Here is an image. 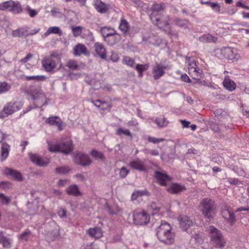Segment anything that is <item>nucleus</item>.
<instances>
[{"label": "nucleus", "mask_w": 249, "mask_h": 249, "mask_svg": "<svg viewBox=\"0 0 249 249\" xmlns=\"http://www.w3.org/2000/svg\"><path fill=\"white\" fill-rule=\"evenodd\" d=\"M174 22L177 25L180 27L186 28L187 27V21L186 20L176 18Z\"/></svg>", "instance_id": "obj_48"}, {"label": "nucleus", "mask_w": 249, "mask_h": 249, "mask_svg": "<svg viewBox=\"0 0 249 249\" xmlns=\"http://www.w3.org/2000/svg\"><path fill=\"white\" fill-rule=\"evenodd\" d=\"M119 29L124 34H125L127 32L129 29V26L128 22L125 19L121 20V23L119 25Z\"/></svg>", "instance_id": "obj_38"}, {"label": "nucleus", "mask_w": 249, "mask_h": 249, "mask_svg": "<svg viewBox=\"0 0 249 249\" xmlns=\"http://www.w3.org/2000/svg\"><path fill=\"white\" fill-rule=\"evenodd\" d=\"M31 98L34 101V106L35 107L43 106L46 104V99L45 95L40 92L32 94Z\"/></svg>", "instance_id": "obj_9"}, {"label": "nucleus", "mask_w": 249, "mask_h": 249, "mask_svg": "<svg viewBox=\"0 0 249 249\" xmlns=\"http://www.w3.org/2000/svg\"><path fill=\"white\" fill-rule=\"evenodd\" d=\"M188 69L189 75L196 73V71L199 69L195 62L189 64Z\"/></svg>", "instance_id": "obj_43"}, {"label": "nucleus", "mask_w": 249, "mask_h": 249, "mask_svg": "<svg viewBox=\"0 0 249 249\" xmlns=\"http://www.w3.org/2000/svg\"><path fill=\"white\" fill-rule=\"evenodd\" d=\"M149 18L154 24L156 25L159 24V18L156 16L155 13H151L149 15Z\"/></svg>", "instance_id": "obj_54"}, {"label": "nucleus", "mask_w": 249, "mask_h": 249, "mask_svg": "<svg viewBox=\"0 0 249 249\" xmlns=\"http://www.w3.org/2000/svg\"><path fill=\"white\" fill-rule=\"evenodd\" d=\"M107 37L104 40L109 46H113L119 42L121 39V36L116 31L112 30L111 34H106Z\"/></svg>", "instance_id": "obj_13"}, {"label": "nucleus", "mask_w": 249, "mask_h": 249, "mask_svg": "<svg viewBox=\"0 0 249 249\" xmlns=\"http://www.w3.org/2000/svg\"><path fill=\"white\" fill-rule=\"evenodd\" d=\"M0 244L4 248H10L11 246V240L5 236L2 231H0Z\"/></svg>", "instance_id": "obj_26"}, {"label": "nucleus", "mask_w": 249, "mask_h": 249, "mask_svg": "<svg viewBox=\"0 0 249 249\" xmlns=\"http://www.w3.org/2000/svg\"><path fill=\"white\" fill-rule=\"evenodd\" d=\"M133 221L137 225H145L149 222V216L143 211H136L133 213Z\"/></svg>", "instance_id": "obj_7"}, {"label": "nucleus", "mask_w": 249, "mask_h": 249, "mask_svg": "<svg viewBox=\"0 0 249 249\" xmlns=\"http://www.w3.org/2000/svg\"><path fill=\"white\" fill-rule=\"evenodd\" d=\"M116 134L121 136L123 135L129 136L131 138H132V135L130 131L128 129H124L123 128L120 127L117 129Z\"/></svg>", "instance_id": "obj_37"}, {"label": "nucleus", "mask_w": 249, "mask_h": 249, "mask_svg": "<svg viewBox=\"0 0 249 249\" xmlns=\"http://www.w3.org/2000/svg\"><path fill=\"white\" fill-rule=\"evenodd\" d=\"M31 235V231L27 229L20 235L19 239L21 240L27 241Z\"/></svg>", "instance_id": "obj_42"}, {"label": "nucleus", "mask_w": 249, "mask_h": 249, "mask_svg": "<svg viewBox=\"0 0 249 249\" xmlns=\"http://www.w3.org/2000/svg\"><path fill=\"white\" fill-rule=\"evenodd\" d=\"M129 173V170H127L125 167H122L119 172V175L121 178H125L128 174Z\"/></svg>", "instance_id": "obj_52"}, {"label": "nucleus", "mask_w": 249, "mask_h": 249, "mask_svg": "<svg viewBox=\"0 0 249 249\" xmlns=\"http://www.w3.org/2000/svg\"><path fill=\"white\" fill-rule=\"evenodd\" d=\"M181 78L182 81L185 82L192 83V81L190 80L189 76L185 74L181 75Z\"/></svg>", "instance_id": "obj_63"}, {"label": "nucleus", "mask_w": 249, "mask_h": 249, "mask_svg": "<svg viewBox=\"0 0 249 249\" xmlns=\"http://www.w3.org/2000/svg\"><path fill=\"white\" fill-rule=\"evenodd\" d=\"M221 53L225 58L232 61H237L239 58V54L237 53L236 50L230 47L222 48Z\"/></svg>", "instance_id": "obj_8"}, {"label": "nucleus", "mask_w": 249, "mask_h": 249, "mask_svg": "<svg viewBox=\"0 0 249 249\" xmlns=\"http://www.w3.org/2000/svg\"><path fill=\"white\" fill-rule=\"evenodd\" d=\"M73 160L77 165L83 167L88 166L92 163L89 156L82 152L77 153L74 156Z\"/></svg>", "instance_id": "obj_6"}, {"label": "nucleus", "mask_w": 249, "mask_h": 249, "mask_svg": "<svg viewBox=\"0 0 249 249\" xmlns=\"http://www.w3.org/2000/svg\"><path fill=\"white\" fill-rule=\"evenodd\" d=\"M123 60L124 63L127 65L129 66L132 68H133L134 67V65L135 63V61L130 57L128 56L124 57Z\"/></svg>", "instance_id": "obj_51"}, {"label": "nucleus", "mask_w": 249, "mask_h": 249, "mask_svg": "<svg viewBox=\"0 0 249 249\" xmlns=\"http://www.w3.org/2000/svg\"><path fill=\"white\" fill-rule=\"evenodd\" d=\"M52 15L56 18H61L64 16V14L60 11V10L57 8H53L51 11Z\"/></svg>", "instance_id": "obj_46"}, {"label": "nucleus", "mask_w": 249, "mask_h": 249, "mask_svg": "<svg viewBox=\"0 0 249 249\" xmlns=\"http://www.w3.org/2000/svg\"><path fill=\"white\" fill-rule=\"evenodd\" d=\"M51 30V34H57L59 36L62 35V32L60 28L57 26H53L49 28Z\"/></svg>", "instance_id": "obj_50"}, {"label": "nucleus", "mask_w": 249, "mask_h": 249, "mask_svg": "<svg viewBox=\"0 0 249 249\" xmlns=\"http://www.w3.org/2000/svg\"><path fill=\"white\" fill-rule=\"evenodd\" d=\"M205 4L210 6L213 10L216 12H219L220 11V6L217 2H213L210 1H207L204 2Z\"/></svg>", "instance_id": "obj_40"}, {"label": "nucleus", "mask_w": 249, "mask_h": 249, "mask_svg": "<svg viewBox=\"0 0 249 249\" xmlns=\"http://www.w3.org/2000/svg\"><path fill=\"white\" fill-rule=\"evenodd\" d=\"M179 219L180 226L182 230L185 231H187V230L193 225V222L187 216H180Z\"/></svg>", "instance_id": "obj_20"}, {"label": "nucleus", "mask_w": 249, "mask_h": 249, "mask_svg": "<svg viewBox=\"0 0 249 249\" xmlns=\"http://www.w3.org/2000/svg\"><path fill=\"white\" fill-rule=\"evenodd\" d=\"M25 79L28 81L35 80L37 81H42L45 79V76L42 75L36 76H25Z\"/></svg>", "instance_id": "obj_44"}, {"label": "nucleus", "mask_w": 249, "mask_h": 249, "mask_svg": "<svg viewBox=\"0 0 249 249\" xmlns=\"http://www.w3.org/2000/svg\"><path fill=\"white\" fill-rule=\"evenodd\" d=\"M11 184L9 181H1L0 182V188L3 190H6L11 187Z\"/></svg>", "instance_id": "obj_57"}, {"label": "nucleus", "mask_w": 249, "mask_h": 249, "mask_svg": "<svg viewBox=\"0 0 249 249\" xmlns=\"http://www.w3.org/2000/svg\"><path fill=\"white\" fill-rule=\"evenodd\" d=\"M166 67L161 66V64L157 63L152 69V73L155 80H158L164 74V70Z\"/></svg>", "instance_id": "obj_15"}, {"label": "nucleus", "mask_w": 249, "mask_h": 249, "mask_svg": "<svg viewBox=\"0 0 249 249\" xmlns=\"http://www.w3.org/2000/svg\"><path fill=\"white\" fill-rule=\"evenodd\" d=\"M93 47L97 55L102 59H106L107 53L103 45L99 42H96Z\"/></svg>", "instance_id": "obj_18"}, {"label": "nucleus", "mask_w": 249, "mask_h": 249, "mask_svg": "<svg viewBox=\"0 0 249 249\" xmlns=\"http://www.w3.org/2000/svg\"><path fill=\"white\" fill-rule=\"evenodd\" d=\"M58 235V233L57 232V231L54 232V233H53V235L50 234H48V238L49 240H51V241H53L57 237Z\"/></svg>", "instance_id": "obj_62"}, {"label": "nucleus", "mask_w": 249, "mask_h": 249, "mask_svg": "<svg viewBox=\"0 0 249 249\" xmlns=\"http://www.w3.org/2000/svg\"><path fill=\"white\" fill-rule=\"evenodd\" d=\"M45 123L50 125H55L58 127L59 130H62V121L60 118L57 116H52L47 118Z\"/></svg>", "instance_id": "obj_19"}, {"label": "nucleus", "mask_w": 249, "mask_h": 249, "mask_svg": "<svg viewBox=\"0 0 249 249\" xmlns=\"http://www.w3.org/2000/svg\"><path fill=\"white\" fill-rule=\"evenodd\" d=\"M29 157L32 162L37 166L44 167L47 166L49 163V160H44L35 154L30 153Z\"/></svg>", "instance_id": "obj_16"}, {"label": "nucleus", "mask_w": 249, "mask_h": 249, "mask_svg": "<svg viewBox=\"0 0 249 249\" xmlns=\"http://www.w3.org/2000/svg\"><path fill=\"white\" fill-rule=\"evenodd\" d=\"M223 84L225 89L230 91L234 90L236 87L234 82L229 76H225Z\"/></svg>", "instance_id": "obj_24"}, {"label": "nucleus", "mask_w": 249, "mask_h": 249, "mask_svg": "<svg viewBox=\"0 0 249 249\" xmlns=\"http://www.w3.org/2000/svg\"><path fill=\"white\" fill-rule=\"evenodd\" d=\"M105 207L110 215H117L120 211V209L119 207L115 204L110 206L106 204Z\"/></svg>", "instance_id": "obj_31"}, {"label": "nucleus", "mask_w": 249, "mask_h": 249, "mask_svg": "<svg viewBox=\"0 0 249 249\" xmlns=\"http://www.w3.org/2000/svg\"><path fill=\"white\" fill-rule=\"evenodd\" d=\"M155 177L160 184L162 186H166L167 181H169L170 179V177L167 174L158 171L155 172Z\"/></svg>", "instance_id": "obj_22"}, {"label": "nucleus", "mask_w": 249, "mask_h": 249, "mask_svg": "<svg viewBox=\"0 0 249 249\" xmlns=\"http://www.w3.org/2000/svg\"><path fill=\"white\" fill-rule=\"evenodd\" d=\"M156 235L160 242L166 245L172 244L175 241V235L172 231V227L165 221H162L157 228Z\"/></svg>", "instance_id": "obj_1"}, {"label": "nucleus", "mask_w": 249, "mask_h": 249, "mask_svg": "<svg viewBox=\"0 0 249 249\" xmlns=\"http://www.w3.org/2000/svg\"><path fill=\"white\" fill-rule=\"evenodd\" d=\"M149 68L148 64H137L135 69L138 72L139 77H141L143 76L142 72L148 70Z\"/></svg>", "instance_id": "obj_34"}, {"label": "nucleus", "mask_w": 249, "mask_h": 249, "mask_svg": "<svg viewBox=\"0 0 249 249\" xmlns=\"http://www.w3.org/2000/svg\"><path fill=\"white\" fill-rule=\"evenodd\" d=\"M33 56V55L31 53H28L26 57H24L23 59H21V61L23 63H26L28 60L31 59Z\"/></svg>", "instance_id": "obj_64"}, {"label": "nucleus", "mask_w": 249, "mask_h": 249, "mask_svg": "<svg viewBox=\"0 0 249 249\" xmlns=\"http://www.w3.org/2000/svg\"><path fill=\"white\" fill-rule=\"evenodd\" d=\"M0 200L1 203L3 205H8L11 201L10 198L7 196H5L2 193H0Z\"/></svg>", "instance_id": "obj_49"}, {"label": "nucleus", "mask_w": 249, "mask_h": 249, "mask_svg": "<svg viewBox=\"0 0 249 249\" xmlns=\"http://www.w3.org/2000/svg\"><path fill=\"white\" fill-rule=\"evenodd\" d=\"M149 207L152 210V213L153 215H154L159 212L161 208V206L159 204L154 202L150 204Z\"/></svg>", "instance_id": "obj_41"}, {"label": "nucleus", "mask_w": 249, "mask_h": 249, "mask_svg": "<svg viewBox=\"0 0 249 249\" xmlns=\"http://www.w3.org/2000/svg\"><path fill=\"white\" fill-rule=\"evenodd\" d=\"M199 209L203 216L209 219L214 214V201L211 198H203L199 205Z\"/></svg>", "instance_id": "obj_4"}, {"label": "nucleus", "mask_w": 249, "mask_h": 249, "mask_svg": "<svg viewBox=\"0 0 249 249\" xmlns=\"http://www.w3.org/2000/svg\"><path fill=\"white\" fill-rule=\"evenodd\" d=\"M129 165L133 169L140 172H145L147 170V167L145 166L143 161L140 159H137L129 162Z\"/></svg>", "instance_id": "obj_14"}, {"label": "nucleus", "mask_w": 249, "mask_h": 249, "mask_svg": "<svg viewBox=\"0 0 249 249\" xmlns=\"http://www.w3.org/2000/svg\"><path fill=\"white\" fill-rule=\"evenodd\" d=\"M6 5V10L13 12L14 14H18L22 11L21 5L18 2H15L13 0L5 1Z\"/></svg>", "instance_id": "obj_12"}, {"label": "nucleus", "mask_w": 249, "mask_h": 249, "mask_svg": "<svg viewBox=\"0 0 249 249\" xmlns=\"http://www.w3.org/2000/svg\"><path fill=\"white\" fill-rule=\"evenodd\" d=\"M164 140L163 138H156L151 136H148V141L153 143H158Z\"/></svg>", "instance_id": "obj_55"}, {"label": "nucleus", "mask_w": 249, "mask_h": 249, "mask_svg": "<svg viewBox=\"0 0 249 249\" xmlns=\"http://www.w3.org/2000/svg\"><path fill=\"white\" fill-rule=\"evenodd\" d=\"M228 182L231 185H237L240 181L238 178H229L228 179Z\"/></svg>", "instance_id": "obj_61"}, {"label": "nucleus", "mask_w": 249, "mask_h": 249, "mask_svg": "<svg viewBox=\"0 0 249 249\" xmlns=\"http://www.w3.org/2000/svg\"><path fill=\"white\" fill-rule=\"evenodd\" d=\"M42 63L45 70L47 71H52L55 66V62L51 57H45Z\"/></svg>", "instance_id": "obj_21"}, {"label": "nucleus", "mask_w": 249, "mask_h": 249, "mask_svg": "<svg viewBox=\"0 0 249 249\" xmlns=\"http://www.w3.org/2000/svg\"><path fill=\"white\" fill-rule=\"evenodd\" d=\"M185 190L184 186L178 184H173L170 188V192L172 194H177Z\"/></svg>", "instance_id": "obj_32"}, {"label": "nucleus", "mask_w": 249, "mask_h": 249, "mask_svg": "<svg viewBox=\"0 0 249 249\" xmlns=\"http://www.w3.org/2000/svg\"><path fill=\"white\" fill-rule=\"evenodd\" d=\"M47 143L48 150L52 152H60L67 155L73 150L72 141L70 139H63L54 144H52L50 142H47Z\"/></svg>", "instance_id": "obj_2"}, {"label": "nucleus", "mask_w": 249, "mask_h": 249, "mask_svg": "<svg viewBox=\"0 0 249 249\" xmlns=\"http://www.w3.org/2000/svg\"><path fill=\"white\" fill-rule=\"evenodd\" d=\"M67 66L71 70H76L78 68L77 62L74 60H70L68 62Z\"/></svg>", "instance_id": "obj_45"}, {"label": "nucleus", "mask_w": 249, "mask_h": 249, "mask_svg": "<svg viewBox=\"0 0 249 249\" xmlns=\"http://www.w3.org/2000/svg\"><path fill=\"white\" fill-rule=\"evenodd\" d=\"M67 210L65 208H60L57 211V214L59 216L62 218H64L67 217Z\"/></svg>", "instance_id": "obj_56"}, {"label": "nucleus", "mask_w": 249, "mask_h": 249, "mask_svg": "<svg viewBox=\"0 0 249 249\" xmlns=\"http://www.w3.org/2000/svg\"><path fill=\"white\" fill-rule=\"evenodd\" d=\"M70 169L66 166L58 167L55 169V172L59 174H65L69 172Z\"/></svg>", "instance_id": "obj_47"}, {"label": "nucleus", "mask_w": 249, "mask_h": 249, "mask_svg": "<svg viewBox=\"0 0 249 249\" xmlns=\"http://www.w3.org/2000/svg\"><path fill=\"white\" fill-rule=\"evenodd\" d=\"M10 146L6 142H3L1 147V160H4L8 156L9 153Z\"/></svg>", "instance_id": "obj_28"}, {"label": "nucleus", "mask_w": 249, "mask_h": 249, "mask_svg": "<svg viewBox=\"0 0 249 249\" xmlns=\"http://www.w3.org/2000/svg\"><path fill=\"white\" fill-rule=\"evenodd\" d=\"M4 173L5 175L9 176L12 179L21 182L23 181V178L21 173L17 170H15L9 167H6Z\"/></svg>", "instance_id": "obj_11"}, {"label": "nucleus", "mask_w": 249, "mask_h": 249, "mask_svg": "<svg viewBox=\"0 0 249 249\" xmlns=\"http://www.w3.org/2000/svg\"><path fill=\"white\" fill-rule=\"evenodd\" d=\"M221 213L223 218L232 225L236 222V216L235 213L230 208V207L226 206L221 211Z\"/></svg>", "instance_id": "obj_10"}, {"label": "nucleus", "mask_w": 249, "mask_h": 249, "mask_svg": "<svg viewBox=\"0 0 249 249\" xmlns=\"http://www.w3.org/2000/svg\"><path fill=\"white\" fill-rule=\"evenodd\" d=\"M11 86L6 82H0V94L9 91Z\"/></svg>", "instance_id": "obj_35"}, {"label": "nucleus", "mask_w": 249, "mask_h": 249, "mask_svg": "<svg viewBox=\"0 0 249 249\" xmlns=\"http://www.w3.org/2000/svg\"><path fill=\"white\" fill-rule=\"evenodd\" d=\"M94 7L98 12L105 14L108 11L109 6L101 0H94Z\"/></svg>", "instance_id": "obj_17"}, {"label": "nucleus", "mask_w": 249, "mask_h": 249, "mask_svg": "<svg viewBox=\"0 0 249 249\" xmlns=\"http://www.w3.org/2000/svg\"><path fill=\"white\" fill-rule=\"evenodd\" d=\"M88 232L90 236L94 237L96 239L101 238L103 236V232L102 230L97 227L94 228H90Z\"/></svg>", "instance_id": "obj_27"}, {"label": "nucleus", "mask_w": 249, "mask_h": 249, "mask_svg": "<svg viewBox=\"0 0 249 249\" xmlns=\"http://www.w3.org/2000/svg\"><path fill=\"white\" fill-rule=\"evenodd\" d=\"M27 10L28 13L31 18L35 17L37 14V12L35 10L31 9L30 7H28Z\"/></svg>", "instance_id": "obj_60"}, {"label": "nucleus", "mask_w": 249, "mask_h": 249, "mask_svg": "<svg viewBox=\"0 0 249 249\" xmlns=\"http://www.w3.org/2000/svg\"><path fill=\"white\" fill-rule=\"evenodd\" d=\"M109 30H110L109 28H108L107 27H103V28H101V32L102 35L104 39L107 37L106 34H112V32H109Z\"/></svg>", "instance_id": "obj_58"}, {"label": "nucleus", "mask_w": 249, "mask_h": 249, "mask_svg": "<svg viewBox=\"0 0 249 249\" xmlns=\"http://www.w3.org/2000/svg\"><path fill=\"white\" fill-rule=\"evenodd\" d=\"M23 106L21 101H11L6 104L2 111L0 112V118L3 119L8 115H12L15 112L20 110Z\"/></svg>", "instance_id": "obj_5"}, {"label": "nucleus", "mask_w": 249, "mask_h": 249, "mask_svg": "<svg viewBox=\"0 0 249 249\" xmlns=\"http://www.w3.org/2000/svg\"><path fill=\"white\" fill-rule=\"evenodd\" d=\"M92 102L93 103L94 105L96 107L100 108L101 105H103L104 104H107V103L105 101H102L100 100H96L95 101H92Z\"/></svg>", "instance_id": "obj_59"}, {"label": "nucleus", "mask_w": 249, "mask_h": 249, "mask_svg": "<svg viewBox=\"0 0 249 249\" xmlns=\"http://www.w3.org/2000/svg\"><path fill=\"white\" fill-rule=\"evenodd\" d=\"M208 231L211 241L215 248L222 249L225 246L227 241L220 231L213 226H210Z\"/></svg>", "instance_id": "obj_3"}, {"label": "nucleus", "mask_w": 249, "mask_h": 249, "mask_svg": "<svg viewBox=\"0 0 249 249\" xmlns=\"http://www.w3.org/2000/svg\"><path fill=\"white\" fill-rule=\"evenodd\" d=\"M90 154L96 160L100 159L101 160H104L105 159V156L103 154L96 150H92L90 152Z\"/></svg>", "instance_id": "obj_39"}, {"label": "nucleus", "mask_w": 249, "mask_h": 249, "mask_svg": "<svg viewBox=\"0 0 249 249\" xmlns=\"http://www.w3.org/2000/svg\"><path fill=\"white\" fill-rule=\"evenodd\" d=\"M203 73L202 71L200 69H198L196 71V73L190 74V76L194 80H196L195 82H194V84H202V81L200 80V78L203 77Z\"/></svg>", "instance_id": "obj_30"}, {"label": "nucleus", "mask_w": 249, "mask_h": 249, "mask_svg": "<svg viewBox=\"0 0 249 249\" xmlns=\"http://www.w3.org/2000/svg\"><path fill=\"white\" fill-rule=\"evenodd\" d=\"M73 51L75 56H80L81 54L88 55L89 54L85 46L82 44L80 43L78 44L74 47Z\"/></svg>", "instance_id": "obj_23"}, {"label": "nucleus", "mask_w": 249, "mask_h": 249, "mask_svg": "<svg viewBox=\"0 0 249 249\" xmlns=\"http://www.w3.org/2000/svg\"><path fill=\"white\" fill-rule=\"evenodd\" d=\"M165 7V4L163 3H156L152 5L151 7L152 13H156L163 10Z\"/></svg>", "instance_id": "obj_36"}, {"label": "nucleus", "mask_w": 249, "mask_h": 249, "mask_svg": "<svg viewBox=\"0 0 249 249\" xmlns=\"http://www.w3.org/2000/svg\"><path fill=\"white\" fill-rule=\"evenodd\" d=\"M12 35L15 37L27 36L28 30L26 28H19L17 30H13Z\"/></svg>", "instance_id": "obj_29"}, {"label": "nucleus", "mask_w": 249, "mask_h": 249, "mask_svg": "<svg viewBox=\"0 0 249 249\" xmlns=\"http://www.w3.org/2000/svg\"><path fill=\"white\" fill-rule=\"evenodd\" d=\"M155 122L160 127H164L166 126L169 123L164 116H160L158 117L155 120Z\"/></svg>", "instance_id": "obj_33"}, {"label": "nucleus", "mask_w": 249, "mask_h": 249, "mask_svg": "<svg viewBox=\"0 0 249 249\" xmlns=\"http://www.w3.org/2000/svg\"><path fill=\"white\" fill-rule=\"evenodd\" d=\"M82 27L80 26H76L72 28L73 35L74 36H77L82 33Z\"/></svg>", "instance_id": "obj_53"}, {"label": "nucleus", "mask_w": 249, "mask_h": 249, "mask_svg": "<svg viewBox=\"0 0 249 249\" xmlns=\"http://www.w3.org/2000/svg\"><path fill=\"white\" fill-rule=\"evenodd\" d=\"M66 192L68 195L73 196H80V192L77 185L75 184L71 185L66 190Z\"/></svg>", "instance_id": "obj_25"}]
</instances>
